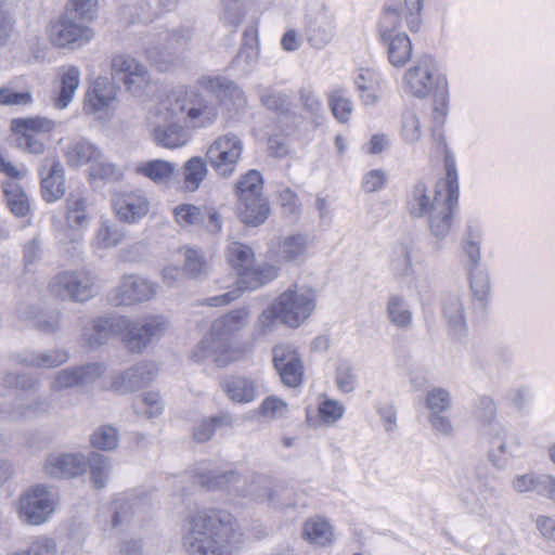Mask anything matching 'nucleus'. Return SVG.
<instances>
[{
  "mask_svg": "<svg viewBox=\"0 0 555 555\" xmlns=\"http://www.w3.org/2000/svg\"><path fill=\"white\" fill-rule=\"evenodd\" d=\"M335 384L345 393H350L358 386V374L354 365L348 360H339L335 369Z\"/></svg>",
  "mask_w": 555,
  "mask_h": 555,
  "instance_id": "13d9d810",
  "label": "nucleus"
},
{
  "mask_svg": "<svg viewBox=\"0 0 555 555\" xmlns=\"http://www.w3.org/2000/svg\"><path fill=\"white\" fill-rule=\"evenodd\" d=\"M146 499L135 492H129L118 495L113 502V519L114 527L128 524L130 519L144 511Z\"/></svg>",
  "mask_w": 555,
  "mask_h": 555,
  "instance_id": "72a5a7b5",
  "label": "nucleus"
},
{
  "mask_svg": "<svg viewBox=\"0 0 555 555\" xmlns=\"http://www.w3.org/2000/svg\"><path fill=\"white\" fill-rule=\"evenodd\" d=\"M228 264L236 272L233 286L224 285L222 294L207 297L203 305L223 307L241 297L244 289H256L278 276V269L270 264H256L254 250L241 242H231L225 250Z\"/></svg>",
  "mask_w": 555,
  "mask_h": 555,
  "instance_id": "20e7f679",
  "label": "nucleus"
},
{
  "mask_svg": "<svg viewBox=\"0 0 555 555\" xmlns=\"http://www.w3.org/2000/svg\"><path fill=\"white\" fill-rule=\"evenodd\" d=\"M111 75L124 85L132 96L142 99L147 95L152 80L149 68L128 53H118L111 59Z\"/></svg>",
  "mask_w": 555,
  "mask_h": 555,
  "instance_id": "f8f14e48",
  "label": "nucleus"
},
{
  "mask_svg": "<svg viewBox=\"0 0 555 555\" xmlns=\"http://www.w3.org/2000/svg\"><path fill=\"white\" fill-rule=\"evenodd\" d=\"M81 72L75 65L59 68L55 79V96L53 105L56 109H65L73 102L80 86Z\"/></svg>",
  "mask_w": 555,
  "mask_h": 555,
  "instance_id": "c756f323",
  "label": "nucleus"
},
{
  "mask_svg": "<svg viewBox=\"0 0 555 555\" xmlns=\"http://www.w3.org/2000/svg\"><path fill=\"white\" fill-rule=\"evenodd\" d=\"M125 238L122 229L113 221L102 220L94 231L91 246L95 250H107L118 246Z\"/></svg>",
  "mask_w": 555,
  "mask_h": 555,
  "instance_id": "37998d69",
  "label": "nucleus"
},
{
  "mask_svg": "<svg viewBox=\"0 0 555 555\" xmlns=\"http://www.w3.org/2000/svg\"><path fill=\"white\" fill-rule=\"evenodd\" d=\"M173 217L181 227H191L201 224L204 220L202 210L192 204H181L175 207Z\"/></svg>",
  "mask_w": 555,
  "mask_h": 555,
  "instance_id": "774afa93",
  "label": "nucleus"
},
{
  "mask_svg": "<svg viewBox=\"0 0 555 555\" xmlns=\"http://www.w3.org/2000/svg\"><path fill=\"white\" fill-rule=\"evenodd\" d=\"M328 106L333 116L340 124L349 122L352 112H353V102L347 95L346 89L341 87H334L327 93Z\"/></svg>",
  "mask_w": 555,
  "mask_h": 555,
  "instance_id": "09e8293b",
  "label": "nucleus"
},
{
  "mask_svg": "<svg viewBox=\"0 0 555 555\" xmlns=\"http://www.w3.org/2000/svg\"><path fill=\"white\" fill-rule=\"evenodd\" d=\"M448 194L449 189L444 188L443 179L436 184L435 189L418 182L408 194L406 208L414 217H426L436 209L438 201Z\"/></svg>",
  "mask_w": 555,
  "mask_h": 555,
  "instance_id": "a878e982",
  "label": "nucleus"
},
{
  "mask_svg": "<svg viewBox=\"0 0 555 555\" xmlns=\"http://www.w3.org/2000/svg\"><path fill=\"white\" fill-rule=\"evenodd\" d=\"M170 328L168 319L163 314H149L133 322L125 334V344L132 351H142L153 340L162 338Z\"/></svg>",
  "mask_w": 555,
  "mask_h": 555,
  "instance_id": "412c9836",
  "label": "nucleus"
},
{
  "mask_svg": "<svg viewBox=\"0 0 555 555\" xmlns=\"http://www.w3.org/2000/svg\"><path fill=\"white\" fill-rule=\"evenodd\" d=\"M444 170L443 185L449 189V194L440 198L436 209L426 216L431 235L439 241L444 240L451 231L453 212L459 201V173L455 157L452 154L448 153L444 156Z\"/></svg>",
  "mask_w": 555,
  "mask_h": 555,
  "instance_id": "6e6552de",
  "label": "nucleus"
},
{
  "mask_svg": "<svg viewBox=\"0 0 555 555\" xmlns=\"http://www.w3.org/2000/svg\"><path fill=\"white\" fill-rule=\"evenodd\" d=\"M482 224L476 219L466 222L461 237V251L465 258L464 266L479 264L481 261Z\"/></svg>",
  "mask_w": 555,
  "mask_h": 555,
  "instance_id": "2f4dec72",
  "label": "nucleus"
},
{
  "mask_svg": "<svg viewBox=\"0 0 555 555\" xmlns=\"http://www.w3.org/2000/svg\"><path fill=\"white\" fill-rule=\"evenodd\" d=\"M230 418L224 415H218L201 421L194 428V438L198 442H205L209 440L215 431L222 426L229 425Z\"/></svg>",
  "mask_w": 555,
  "mask_h": 555,
  "instance_id": "338daca9",
  "label": "nucleus"
},
{
  "mask_svg": "<svg viewBox=\"0 0 555 555\" xmlns=\"http://www.w3.org/2000/svg\"><path fill=\"white\" fill-rule=\"evenodd\" d=\"M401 18L392 5H385L378 22V40L386 50L389 64L402 68L413 55L412 40L400 30Z\"/></svg>",
  "mask_w": 555,
  "mask_h": 555,
  "instance_id": "0eeeda50",
  "label": "nucleus"
},
{
  "mask_svg": "<svg viewBox=\"0 0 555 555\" xmlns=\"http://www.w3.org/2000/svg\"><path fill=\"white\" fill-rule=\"evenodd\" d=\"M33 103V94L28 89L18 88L16 82H9L0 88V105L28 106Z\"/></svg>",
  "mask_w": 555,
  "mask_h": 555,
  "instance_id": "bf43d9fd",
  "label": "nucleus"
},
{
  "mask_svg": "<svg viewBox=\"0 0 555 555\" xmlns=\"http://www.w3.org/2000/svg\"><path fill=\"white\" fill-rule=\"evenodd\" d=\"M270 205L264 196L237 201L236 214L238 219L248 227L263 224L270 216Z\"/></svg>",
  "mask_w": 555,
  "mask_h": 555,
  "instance_id": "473e14b6",
  "label": "nucleus"
},
{
  "mask_svg": "<svg viewBox=\"0 0 555 555\" xmlns=\"http://www.w3.org/2000/svg\"><path fill=\"white\" fill-rule=\"evenodd\" d=\"M157 283L138 275L125 274L118 285L109 292V301L114 306H131L152 300L157 294Z\"/></svg>",
  "mask_w": 555,
  "mask_h": 555,
  "instance_id": "4be33fe9",
  "label": "nucleus"
},
{
  "mask_svg": "<svg viewBox=\"0 0 555 555\" xmlns=\"http://www.w3.org/2000/svg\"><path fill=\"white\" fill-rule=\"evenodd\" d=\"M42 199L52 204L66 193V177L63 165L56 158L46 157L39 168Z\"/></svg>",
  "mask_w": 555,
  "mask_h": 555,
  "instance_id": "b1692460",
  "label": "nucleus"
},
{
  "mask_svg": "<svg viewBox=\"0 0 555 555\" xmlns=\"http://www.w3.org/2000/svg\"><path fill=\"white\" fill-rule=\"evenodd\" d=\"M133 410L137 415L153 418L162 414L164 410V401L159 393L147 391L133 400Z\"/></svg>",
  "mask_w": 555,
  "mask_h": 555,
  "instance_id": "6e6d98bb",
  "label": "nucleus"
},
{
  "mask_svg": "<svg viewBox=\"0 0 555 555\" xmlns=\"http://www.w3.org/2000/svg\"><path fill=\"white\" fill-rule=\"evenodd\" d=\"M412 253L413 248L410 244H400L393 247L390 256V268L396 279L408 280L415 275Z\"/></svg>",
  "mask_w": 555,
  "mask_h": 555,
  "instance_id": "a18cd8bd",
  "label": "nucleus"
},
{
  "mask_svg": "<svg viewBox=\"0 0 555 555\" xmlns=\"http://www.w3.org/2000/svg\"><path fill=\"white\" fill-rule=\"evenodd\" d=\"M249 319V310L238 308L215 320L209 332L195 346L193 359L201 363H216L218 366H225L240 359L242 351L232 345L230 337L242 331Z\"/></svg>",
  "mask_w": 555,
  "mask_h": 555,
  "instance_id": "39448f33",
  "label": "nucleus"
},
{
  "mask_svg": "<svg viewBox=\"0 0 555 555\" xmlns=\"http://www.w3.org/2000/svg\"><path fill=\"white\" fill-rule=\"evenodd\" d=\"M302 537L310 544L321 547L330 546L335 541L332 524L322 516H313L306 520Z\"/></svg>",
  "mask_w": 555,
  "mask_h": 555,
  "instance_id": "58836bf2",
  "label": "nucleus"
},
{
  "mask_svg": "<svg viewBox=\"0 0 555 555\" xmlns=\"http://www.w3.org/2000/svg\"><path fill=\"white\" fill-rule=\"evenodd\" d=\"M91 480L95 488L101 489L106 486L109 474L111 464L106 456L93 453L90 457Z\"/></svg>",
  "mask_w": 555,
  "mask_h": 555,
  "instance_id": "0e129e2a",
  "label": "nucleus"
},
{
  "mask_svg": "<svg viewBox=\"0 0 555 555\" xmlns=\"http://www.w3.org/2000/svg\"><path fill=\"white\" fill-rule=\"evenodd\" d=\"M177 165L165 159H150L135 164L134 172L156 185H169L176 173Z\"/></svg>",
  "mask_w": 555,
  "mask_h": 555,
  "instance_id": "c9c22d12",
  "label": "nucleus"
},
{
  "mask_svg": "<svg viewBox=\"0 0 555 555\" xmlns=\"http://www.w3.org/2000/svg\"><path fill=\"white\" fill-rule=\"evenodd\" d=\"M92 221L89 197L82 192H72L65 199L64 222L54 219L59 244L69 257L82 251L85 235Z\"/></svg>",
  "mask_w": 555,
  "mask_h": 555,
  "instance_id": "423d86ee",
  "label": "nucleus"
},
{
  "mask_svg": "<svg viewBox=\"0 0 555 555\" xmlns=\"http://www.w3.org/2000/svg\"><path fill=\"white\" fill-rule=\"evenodd\" d=\"M424 1L425 0H403L401 10L396 7L400 14V18L404 20L405 25L412 33H417L423 25L422 12ZM391 5L395 8L393 4Z\"/></svg>",
  "mask_w": 555,
  "mask_h": 555,
  "instance_id": "052dcab7",
  "label": "nucleus"
},
{
  "mask_svg": "<svg viewBox=\"0 0 555 555\" xmlns=\"http://www.w3.org/2000/svg\"><path fill=\"white\" fill-rule=\"evenodd\" d=\"M468 273L469 287L473 298L478 301L488 299L491 291L490 276L486 269L479 264L465 267Z\"/></svg>",
  "mask_w": 555,
  "mask_h": 555,
  "instance_id": "3c124183",
  "label": "nucleus"
},
{
  "mask_svg": "<svg viewBox=\"0 0 555 555\" xmlns=\"http://www.w3.org/2000/svg\"><path fill=\"white\" fill-rule=\"evenodd\" d=\"M388 321L397 328L406 330L412 325L413 314L403 295L390 294L385 307Z\"/></svg>",
  "mask_w": 555,
  "mask_h": 555,
  "instance_id": "79ce46f5",
  "label": "nucleus"
},
{
  "mask_svg": "<svg viewBox=\"0 0 555 555\" xmlns=\"http://www.w3.org/2000/svg\"><path fill=\"white\" fill-rule=\"evenodd\" d=\"M511 487L516 493L537 492L552 498L555 492V479L550 474L527 472L514 476Z\"/></svg>",
  "mask_w": 555,
  "mask_h": 555,
  "instance_id": "7c9ffc66",
  "label": "nucleus"
},
{
  "mask_svg": "<svg viewBox=\"0 0 555 555\" xmlns=\"http://www.w3.org/2000/svg\"><path fill=\"white\" fill-rule=\"evenodd\" d=\"M400 138L406 144H415L423 137V125L418 114L412 109L403 112L400 119Z\"/></svg>",
  "mask_w": 555,
  "mask_h": 555,
  "instance_id": "864d4df0",
  "label": "nucleus"
},
{
  "mask_svg": "<svg viewBox=\"0 0 555 555\" xmlns=\"http://www.w3.org/2000/svg\"><path fill=\"white\" fill-rule=\"evenodd\" d=\"M129 326V319L124 315H106L88 318L81 321V338L91 348L106 344L115 336H122L125 339L126 330Z\"/></svg>",
  "mask_w": 555,
  "mask_h": 555,
  "instance_id": "6ab92c4d",
  "label": "nucleus"
},
{
  "mask_svg": "<svg viewBox=\"0 0 555 555\" xmlns=\"http://www.w3.org/2000/svg\"><path fill=\"white\" fill-rule=\"evenodd\" d=\"M403 93L412 99L431 98L433 122L441 126L450 112V83L440 63L430 54L418 56L401 77Z\"/></svg>",
  "mask_w": 555,
  "mask_h": 555,
  "instance_id": "7ed1b4c3",
  "label": "nucleus"
},
{
  "mask_svg": "<svg viewBox=\"0 0 555 555\" xmlns=\"http://www.w3.org/2000/svg\"><path fill=\"white\" fill-rule=\"evenodd\" d=\"M111 205L117 219L128 224L139 223L151 210V201L140 189L114 192Z\"/></svg>",
  "mask_w": 555,
  "mask_h": 555,
  "instance_id": "5701e85b",
  "label": "nucleus"
},
{
  "mask_svg": "<svg viewBox=\"0 0 555 555\" xmlns=\"http://www.w3.org/2000/svg\"><path fill=\"white\" fill-rule=\"evenodd\" d=\"M243 543L238 525L224 511H199L183 528L182 545L189 555H231Z\"/></svg>",
  "mask_w": 555,
  "mask_h": 555,
  "instance_id": "f03ea898",
  "label": "nucleus"
},
{
  "mask_svg": "<svg viewBox=\"0 0 555 555\" xmlns=\"http://www.w3.org/2000/svg\"><path fill=\"white\" fill-rule=\"evenodd\" d=\"M50 292L63 300L85 302L96 294L95 278L86 269L63 271L50 282Z\"/></svg>",
  "mask_w": 555,
  "mask_h": 555,
  "instance_id": "4468645a",
  "label": "nucleus"
},
{
  "mask_svg": "<svg viewBox=\"0 0 555 555\" xmlns=\"http://www.w3.org/2000/svg\"><path fill=\"white\" fill-rule=\"evenodd\" d=\"M47 35L54 47L76 49L90 42L94 31L89 26L77 23L66 13L49 23Z\"/></svg>",
  "mask_w": 555,
  "mask_h": 555,
  "instance_id": "aec40b11",
  "label": "nucleus"
},
{
  "mask_svg": "<svg viewBox=\"0 0 555 555\" xmlns=\"http://www.w3.org/2000/svg\"><path fill=\"white\" fill-rule=\"evenodd\" d=\"M242 481V478L233 472L218 474L215 470H207L206 468H201L197 470V482L208 489L224 488L230 483L236 485L241 483Z\"/></svg>",
  "mask_w": 555,
  "mask_h": 555,
  "instance_id": "4d7b16f0",
  "label": "nucleus"
},
{
  "mask_svg": "<svg viewBox=\"0 0 555 555\" xmlns=\"http://www.w3.org/2000/svg\"><path fill=\"white\" fill-rule=\"evenodd\" d=\"M55 127L56 122L46 117L15 118L11 121L17 146L34 155L44 153L46 144Z\"/></svg>",
  "mask_w": 555,
  "mask_h": 555,
  "instance_id": "ddd939ff",
  "label": "nucleus"
},
{
  "mask_svg": "<svg viewBox=\"0 0 555 555\" xmlns=\"http://www.w3.org/2000/svg\"><path fill=\"white\" fill-rule=\"evenodd\" d=\"M335 16L323 1H314L308 5L305 20V36L308 43L321 50L335 37Z\"/></svg>",
  "mask_w": 555,
  "mask_h": 555,
  "instance_id": "dca6fc26",
  "label": "nucleus"
},
{
  "mask_svg": "<svg viewBox=\"0 0 555 555\" xmlns=\"http://www.w3.org/2000/svg\"><path fill=\"white\" fill-rule=\"evenodd\" d=\"M223 389L232 401L248 403L256 399V387L254 383L245 377H231L223 384Z\"/></svg>",
  "mask_w": 555,
  "mask_h": 555,
  "instance_id": "8fccbe9b",
  "label": "nucleus"
},
{
  "mask_svg": "<svg viewBox=\"0 0 555 555\" xmlns=\"http://www.w3.org/2000/svg\"><path fill=\"white\" fill-rule=\"evenodd\" d=\"M122 178L124 171L108 162L103 153H101V157L89 167V181L91 183H95L96 181L118 182Z\"/></svg>",
  "mask_w": 555,
  "mask_h": 555,
  "instance_id": "603ef678",
  "label": "nucleus"
},
{
  "mask_svg": "<svg viewBox=\"0 0 555 555\" xmlns=\"http://www.w3.org/2000/svg\"><path fill=\"white\" fill-rule=\"evenodd\" d=\"M87 461L81 453L51 452L43 464L47 475L54 478H72L86 470Z\"/></svg>",
  "mask_w": 555,
  "mask_h": 555,
  "instance_id": "cd10ccee",
  "label": "nucleus"
},
{
  "mask_svg": "<svg viewBox=\"0 0 555 555\" xmlns=\"http://www.w3.org/2000/svg\"><path fill=\"white\" fill-rule=\"evenodd\" d=\"M118 105V87L106 77L94 79L85 92L82 112L100 120L111 118Z\"/></svg>",
  "mask_w": 555,
  "mask_h": 555,
  "instance_id": "2eb2a0df",
  "label": "nucleus"
},
{
  "mask_svg": "<svg viewBox=\"0 0 555 555\" xmlns=\"http://www.w3.org/2000/svg\"><path fill=\"white\" fill-rule=\"evenodd\" d=\"M259 56L258 31L255 27H248L243 35V44L233 61L234 67L243 73H249L256 65Z\"/></svg>",
  "mask_w": 555,
  "mask_h": 555,
  "instance_id": "a19ab883",
  "label": "nucleus"
},
{
  "mask_svg": "<svg viewBox=\"0 0 555 555\" xmlns=\"http://www.w3.org/2000/svg\"><path fill=\"white\" fill-rule=\"evenodd\" d=\"M352 82L363 106H376L379 103L385 79L378 69L359 67L353 72Z\"/></svg>",
  "mask_w": 555,
  "mask_h": 555,
  "instance_id": "bb28decb",
  "label": "nucleus"
},
{
  "mask_svg": "<svg viewBox=\"0 0 555 555\" xmlns=\"http://www.w3.org/2000/svg\"><path fill=\"white\" fill-rule=\"evenodd\" d=\"M157 373L154 363L142 362L116 375L112 382V390L118 393L132 392L151 383Z\"/></svg>",
  "mask_w": 555,
  "mask_h": 555,
  "instance_id": "c85d7f7f",
  "label": "nucleus"
},
{
  "mask_svg": "<svg viewBox=\"0 0 555 555\" xmlns=\"http://www.w3.org/2000/svg\"><path fill=\"white\" fill-rule=\"evenodd\" d=\"M90 441L96 449L112 451L116 449L119 443V433L117 428L113 426L103 425L94 430Z\"/></svg>",
  "mask_w": 555,
  "mask_h": 555,
  "instance_id": "e2e57ef3",
  "label": "nucleus"
},
{
  "mask_svg": "<svg viewBox=\"0 0 555 555\" xmlns=\"http://www.w3.org/2000/svg\"><path fill=\"white\" fill-rule=\"evenodd\" d=\"M261 416L269 420L286 418L289 413L287 402L276 396L267 397L260 404Z\"/></svg>",
  "mask_w": 555,
  "mask_h": 555,
  "instance_id": "69168bd1",
  "label": "nucleus"
},
{
  "mask_svg": "<svg viewBox=\"0 0 555 555\" xmlns=\"http://www.w3.org/2000/svg\"><path fill=\"white\" fill-rule=\"evenodd\" d=\"M57 505L59 496L54 490L36 485L20 496L18 518L26 525L41 526L52 517Z\"/></svg>",
  "mask_w": 555,
  "mask_h": 555,
  "instance_id": "9d476101",
  "label": "nucleus"
},
{
  "mask_svg": "<svg viewBox=\"0 0 555 555\" xmlns=\"http://www.w3.org/2000/svg\"><path fill=\"white\" fill-rule=\"evenodd\" d=\"M263 181L261 173L257 170H249L242 176L235 188L237 201L250 197L263 196Z\"/></svg>",
  "mask_w": 555,
  "mask_h": 555,
  "instance_id": "5fc2aeb1",
  "label": "nucleus"
},
{
  "mask_svg": "<svg viewBox=\"0 0 555 555\" xmlns=\"http://www.w3.org/2000/svg\"><path fill=\"white\" fill-rule=\"evenodd\" d=\"M273 364L284 385L298 387L302 383L301 357L291 345H278L273 348Z\"/></svg>",
  "mask_w": 555,
  "mask_h": 555,
  "instance_id": "393cba45",
  "label": "nucleus"
},
{
  "mask_svg": "<svg viewBox=\"0 0 555 555\" xmlns=\"http://www.w3.org/2000/svg\"><path fill=\"white\" fill-rule=\"evenodd\" d=\"M207 158L192 156L181 167V188L185 192H196L208 176Z\"/></svg>",
  "mask_w": 555,
  "mask_h": 555,
  "instance_id": "ea45409f",
  "label": "nucleus"
},
{
  "mask_svg": "<svg viewBox=\"0 0 555 555\" xmlns=\"http://www.w3.org/2000/svg\"><path fill=\"white\" fill-rule=\"evenodd\" d=\"M7 555H57L56 541L46 534L33 537L25 544L14 547Z\"/></svg>",
  "mask_w": 555,
  "mask_h": 555,
  "instance_id": "de8ad7c7",
  "label": "nucleus"
},
{
  "mask_svg": "<svg viewBox=\"0 0 555 555\" xmlns=\"http://www.w3.org/2000/svg\"><path fill=\"white\" fill-rule=\"evenodd\" d=\"M441 305L443 318L453 335L465 334L467 323L462 296L457 293L446 294Z\"/></svg>",
  "mask_w": 555,
  "mask_h": 555,
  "instance_id": "f704fd0d",
  "label": "nucleus"
},
{
  "mask_svg": "<svg viewBox=\"0 0 555 555\" xmlns=\"http://www.w3.org/2000/svg\"><path fill=\"white\" fill-rule=\"evenodd\" d=\"M424 402L428 414L444 413L452 404V397L447 388L436 386L426 392Z\"/></svg>",
  "mask_w": 555,
  "mask_h": 555,
  "instance_id": "680f3d73",
  "label": "nucleus"
},
{
  "mask_svg": "<svg viewBox=\"0 0 555 555\" xmlns=\"http://www.w3.org/2000/svg\"><path fill=\"white\" fill-rule=\"evenodd\" d=\"M311 244L312 238L308 234H292L280 242L276 255L282 261L301 263L307 259Z\"/></svg>",
  "mask_w": 555,
  "mask_h": 555,
  "instance_id": "e433bc0d",
  "label": "nucleus"
},
{
  "mask_svg": "<svg viewBox=\"0 0 555 555\" xmlns=\"http://www.w3.org/2000/svg\"><path fill=\"white\" fill-rule=\"evenodd\" d=\"M246 96L233 80L220 75H203L193 86L157 103L146 122L153 142L163 149L178 150L192 140V130L215 125L221 109H237Z\"/></svg>",
  "mask_w": 555,
  "mask_h": 555,
  "instance_id": "f257e3e1",
  "label": "nucleus"
},
{
  "mask_svg": "<svg viewBox=\"0 0 555 555\" xmlns=\"http://www.w3.org/2000/svg\"><path fill=\"white\" fill-rule=\"evenodd\" d=\"M4 198L11 212L16 217H26L30 211V202L23 188L14 181L2 183Z\"/></svg>",
  "mask_w": 555,
  "mask_h": 555,
  "instance_id": "49530a36",
  "label": "nucleus"
},
{
  "mask_svg": "<svg viewBox=\"0 0 555 555\" xmlns=\"http://www.w3.org/2000/svg\"><path fill=\"white\" fill-rule=\"evenodd\" d=\"M242 152V140L233 133H227L212 141L206 151V158L219 176L230 177L236 170Z\"/></svg>",
  "mask_w": 555,
  "mask_h": 555,
  "instance_id": "a211bd4d",
  "label": "nucleus"
},
{
  "mask_svg": "<svg viewBox=\"0 0 555 555\" xmlns=\"http://www.w3.org/2000/svg\"><path fill=\"white\" fill-rule=\"evenodd\" d=\"M175 259L183 262V272L192 279L199 278L209 270V263L204 254L195 248L184 247L177 249L175 251Z\"/></svg>",
  "mask_w": 555,
  "mask_h": 555,
  "instance_id": "c03bdc74",
  "label": "nucleus"
},
{
  "mask_svg": "<svg viewBox=\"0 0 555 555\" xmlns=\"http://www.w3.org/2000/svg\"><path fill=\"white\" fill-rule=\"evenodd\" d=\"M456 496L467 512L479 514L495 499L496 489L488 476L476 473L474 476L459 479Z\"/></svg>",
  "mask_w": 555,
  "mask_h": 555,
  "instance_id": "f3484780",
  "label": "nucleus"
},
{
  "mask_svg": "<svg viewBox=\"0 0 555 555\" xmlns=\"http://www.w3.org/2000/svg\"><path fill=\"white\" fill-rule=\"evenodd\" d=\"M273 301L280 312V322L287 327L297 328L315 311L318 294L311 286L294 284Z\"/></svg>",
  "mask_w": 555,
  "mask_h": 555,
  "instance_id": "1a4fd4ad",
  "label": "nucleus"
},
{
  "mask_svg": "<svg viewBox=\"0 0 555 555\" xmlns=\"http://www.w3.org/2000/svg\"><path fill=\"white\" fill-rule=\"evenodd\" d=\"M480 436L488 444L487 459L493 468L504 470L511 460L518 456L520 439L509 434L503 424L488 423L480 430Z\"/></svg>",
  "mask_w": 555,
  "mask_h": 555,
  "instance_id": "9b49d317",
  "label": "nucleus"
},
{
  "mask_svg": "<svg viewBox=\"0 0 555 555\" xmlns=\"http://www.w3.org/2000/svg\"><path fill=\"white\" fill-rule=\"evenodd\" d=\"M102 151L87 140H75L67 144L64 156L67 165L72 168H79L85 165L89 167L101 157Z\"/></svg>",
  "mask_w": 555,
  "mask_h": 555,
  "instance_id": "4c0bfd02",
  "label": "nucleus"
}]
</instances>
